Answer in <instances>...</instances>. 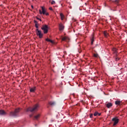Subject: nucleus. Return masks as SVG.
<instances>
[{
	"instance_id": "nucleus-25",
	"label": "nucleus",
	"mask_w": 127,
	"mask_h": 127,
	"mask_svg": "<svg viewBox=\"0 0 127 127\" xmlns=\"http://www.w3.org/2000/svg\"><path fill=\"white\" fill-rule=\"evenodd\" d=\"M90 118L91 119H92V118H93V114H92L90 115Z\"/></svg>"
},
{
	"instance_id": "nucleus-8",
	"label": "nucleus",
	"mask_w": 127,
	"mask_h": 127,
	"mask_svg": "<svg viewBox=\"0 0 127 127\" xmlns=\"http://www.w3.org/2000/svg\"><path fill=\"white\" fill-rule=\"evenodd\" d=\"M59 30L60 31H63V30H64V25L62 23H60L59 24Z\"/></svg>"
},
{
	"instance_id": "nucleus-12",
	"label": "nucleus",
	"mask_w": 127,
	"mask_h": 127,
	"mask_svg": "<svg viewBox=\"0 0 127 127\" xmlns=\"http://www.w3.org/2000/svg\"><path fill=\"white\" fill-rule=\"evenodd\" d=\"M94 116L95 117H97V116H101V113H99L98 112H95L94 114Z\"/></svg>"
},
{
	"instance_id": "nucleus-26",
	"label": "nucleus",
	"mask_w": 127,
	"mask_h": 127,
	"mask_svg": "<svg viewBox=\"0 0 127 127\" xmlns=\"http://www.w3.org/2000/svg\"><path fill=\"white\" fill-rule=\"evenodd\" d=\"M49 9H50V10H53V9H52V7H50Z\"/></svg>"
},
{
	"instance_id": "nucleus-24",
	"label": "nucleus",
	"mask_w": 127,
	"mask_h": 127,
	"mask_svg": "<svg viewBox=\"0 0 127 127\" xmlns=\"http://www.w3.org/2000/svg\"><path fill=\"white\" fill-rule=\"evenodd\" d=\"M119 60H120V58H116V61H119Z\"/></svg>"
},
{
	"instance_id": "nucleus-6",
	"label": "nucleus",
	"mask_w": 127,
	"mask_h": 127,
	"mask_svg": "<svg viewBox=\"0 0 127 127\" xmlns=\"http://www.w3.org/2000/svg\"><path fill=\"white\" fill-rule=\"evenodd\" d=\"M41 8L42 11H41V10H39V12L40 14H45V13L46 12V10L45 9V8H44V7L43 6H42Z\"/></svg>"
},
{
	"instance_id": "nucleus-30",
	"label": "nucleus",
	"mask_w": 127,
	"mask_h": 127,
	"mask_svg": "<svg viewBox=\"0 0 127 127\" xmlns=\"http://www.w3.org/2000/svg\"><path fill=\"white\" fill-rule=\"evenodd\" d=\"M39 19V20H40V21H41V19Z\"/></svg>"
},
{
	"instance_id": "nucleus-14",
	"label": "nucleus",
	"mask_w": 127,
	"mask_h": 127,
	"mask_svg": "<svg viewBox=\"0 0 127 127\" xmlns=\"http://www.w3.org/2000/svg\"><path fill=\"white\" fill-rule=\"evenodd\" d=\"M60 16H61V20H63V19H64V14H63V13H61Z\"/></svg>"
},
{
	"instance_id": "nucleus-16",
	"label": "nucleus",
	"mask_w": 127,
	"mask_h": 127,
	"mask_svg": "<svg viewBox=\"0 0 127 127\" xmlns=\"http://www.w3.org/2000/svg\"><path fill=\"white\" fill-rule=\"evenodd\" d=\"M112 51H113V52H114V53H117L118 52V50L116 48H113L112 49Z\"/></svg>"
},
{
	"instance_id": "nucleus-3",
	"label": "nucleus",
	"mask_w": 127,
	"mask_h": 127,
	"mask_svg": "<svg viewBox=\"0 0 127 127\" xmlns=\"http://www.w3.org/2000/svg\"><path fill=\"white\" fill-rule=\"evenodd\" d=\"M36 34L39 36V38H42L43 36V34L41 32V31L39 30L38 29H36Z\"/></svg>"
},
{
	"instance_id": "nucleus-21",
	"label": "nucleus",
	"mask_w": 127,
	"mask_h": 127,
	"mask_svg": "<svg viewBox=\"0 0 127 127\" xmlns=\"http://www.w3.org/2000/svg\"><path fill=\"white\" fill-rule=\"evenodd\" d=\"M50 105H51V106H53V105H55V102H51L49 103Z\"/></svg>"
},
{
	"instance_id": "nucleus-1",
	"label": "nucleus",
	"mask_w": 127,
	"mask_h": 127,
	"mask_svg": "<svg viewBox=\"0 0 127 127\" xmlns=\"http://www.w3.org/2000/svg\"><path fill=\"white\" fill-rule=\"evenodd\" d=\"M38 108H39V106L38 105H36L33 108H29L26 110V112H35V111H37L38 110Z\"/></svg>"
},
{
	"instance_id": "nucleus-15",
	"label": "nucleus",
	"mask_w": 127,
	"mask_h": 127,
	"mask_svg": "<svg viewBox=\"0 0 127 127\" xmlns=\"http://www.w3.org/2000/svg\"><path fill=\"white\" fill-rule=\"evenodd\" d=\"M0 115H5V112H4L3 110H0Z\"/></svg>"
},
{
	"instance_id": "nucleus-9",
	"label": "nucleus",
	"mask_w": 127,
	"mask_h": 127,
	"mask_svg": "<svg viewBox=\"0 0 127 127\" xmlns=\"http://www.w3.org/2000/svg\"><path fill=\"white\" fill-rule=\"evenodd\" d=\"M40 114H37L36 116H35L34 117V119L35 120H38V119H39L40 118Z\"/></svg>"
},
{
	"instance_id": "nucleus-29",
	"label": "nucleus",
	"mask_w": 127,
	"mask_h": 127,
	"mask_svg": "<svg viewBox=\"0 0 127 127\" xmlns=\"http://www.w3.org/2000/svg\"><path fill=\"white\" fill-rule=\"evenodd\" d=\"M39 19V20H40V21H41V19Z\"/></svg>"
},
{
	"instance_id": "nucleus-10",
	"label": "nucleus",
	"mask_w": 127,
	"mask_h": 127,
	"mask_svg": "<svg viewBox=\"0 0 127 127\" xmlns=\"http://www.w3.org/2000/svg\"><path fill=\"white\" fill-rule=\"evenodd\" d=\"M113 106V104H112L111 103H108L106 104V107L110 109V108H111V107H112Z\"/></svg>"
},
{
	"instance_id": "nucleus-7",
	"label": "nucleus",
	"mask_w": 127,
	"mask_h": 127,
	"mask_svg": "<svg viewBox=\"0 0 127 127\" xmlns=\"http://www.w3.org/2000/svg\"><path fill=\"white\" fill-rule=\"evenodd\" d=\"M62 41H66V42H69L70 39L68 37H64L62 39Z\"/></svg>"
},
{
	"instance_id": "nucleus-5",
	"label": "nucleus",
	"mask_w": 127,
	"mask_h": 127,
	"mask_svg": "<svg viewBox=\"0 0 127 127\" xmlns=\"http://www.w3.org/2000/svg\"><path fill=\"white\" fill-rule=\"evenodd\" d=\"M112 121L114 122L113 126H117L119 123V119L118 118H113Z\"/></svg>"
},
{
	"instance_id": "nucleus-20",
	"label": "nucleus",
	"mask_w": 127,
	"mask_h": 127,
	"mask_svg": "<svg viewBox=\"0 0 127 127\" xmlns=\"http://www.w3.org/2000/svg\"><path fill=\"white\" fill-rule=\"evenodd\" d=\"M35 26L37 28V29H38V23H37V22L35 21Z\"/></svg>"
},
{
	"instance_id": "nucleus-2",
	"label": "nucleus",
	"mask_w": 127,
	"mask_h": 127,
	"mask_svg": "<svg viewBox=\"0 0 127 127\" xmlns=\"http://www.w3.org/2000/svg\"><path fill=\"white\" fill-rule=\"evenodd\" d=\"M41 29L43 30L44 33L46 34V33H48V26L47 25H43L41 28Z\"/></svg>"
},
{
	"instance_id": "nucleus-18",
	"label": "nucleus",
	"mask_w": 127,
	"mask_h": 127,
	"mask_svg": "<svg viewBox=\"0 0 127 127\" xmlns=\"http://www.w3.org/2000/svg\"><path fill=\"white\" fill-rule=\"evenodd\" d=\"M116 105H117L118 106L120 105L121 104V101H116L115 102Z\"/></svg>"
},
{
	"instance_id": "nucleus-31",
	"label": "nucleus",
	"mask_w": 127,
	"mask_h": 127,
	"mask_svg": "<svg viewBox=\"0 0 127 127\" xmlns=\"http://www.w3.org/2000/svg\"><path fill=\"white\" fill-rule=\"evenodd\" d=\"M32 8H33V6L32 5Z\"/></svg>"
},
{
	"instance_id": "nucleus-4",
	"label": "nucleus",
	"mask_w": 127,
	"mask_h": 127,
	"mask_svg": "<svg viewBox=\"0 0 127 127\" xmlns=\"http://www.w3.org/2000/svg\"><path fill=\"white\" fill-rule=\"evenodd\" d=\"M19 108L15 109L14 112L10 113V116H12V117H15V116H16V114H17V113H19Z\"/></svg>"
},
{
	"instance_id": "nucleus-28",
	"label": "nucleus",
	"mask_w": 127,
	"mask_h": 127,
	"mask_svg": "<svg viewBox=\"0 0 127 127\" xmlns=\"http://www.w3.org/2000/svg\"><path fill=\"white\" fill-rule=\"evenodd\" d=\"M39 19V20H40V21H41V19Z\"/></svg>"
},
{
	"instance_id": "nucleus-19",
	"label": "nucleus",
	"mask_w": 127,
	"mask_h": 127,
	"mask_svg": "<svg viewBox=\"0 0 127 127\" xmlns=\"http://www.w3.org/2000/svg\"><path fill=\"white\" fill-rule=\"evenodd\" d=\"M93 42H94V35H92L91 38V45H93Z\"/></svg>"
},
{
	"instance_id": "nucleus-22",
	"label": "nucleus",
	"mask_w": 127,
	"mask_h": 127,
	"mask_svg": "<svg viewBox=\"0 0 127 127\" xmlns=\"http://www.w3.org/2000/svg\"><path fill=\"white\" fill-rule=\"evenodd\" d=\"M51 4H55V1L53 0V1L51 2Z\"/></svg>"
},
{
	"instance_id": "nucleus-17",
	"label": "nucleus",
	"mask_w": 127,
	"mask_h": 127,
	"mask_svg": "<svg viewBox=\"0 0 127 127\" xmlns=\"http://www.w3.org/2000/svg\"><path fill=\"white\" fill-rule=\"evenodd\" d=\"M30 91L32 93L34 92V91H35V87H33V88H31Z\"/></svg>"
},
{
	"instance_id": "nucleus-27",
	"label": "nucleus",
	"mask_w": 127,
	"mask_h": 127,
	"mask_svg": "<svg viewBox=\"0 0 127 127\" xmlns=\"http://www.w3.org/2000/svg\"><path fill=\"white\" fill-rule=\"evenodd\" d=\"M45 14L46 15H49V13L48 12H46Z\"/></svg>"
},
{
	"instance_id": "nucleus-11",
	"label": "nucleus",
	"mask_w": 127,
	"mask_h": 127,
	"mask_svg": "<svg viewBox=\"0 0 127 127\" xmlns=\"http://www.w3.org/2000/svg\"><path fill=\"white\" fill-rule=\"evenodd\" d=\"M103 34L105 37H108V36H109V33L106 31L103 32Z\"/></svg>"
},
{
	"instance_id": "nucleus-13",
	"label": "nucleus",
	"mask_w": 127,
	"mask_h": 127,
	"mask_svg": "<svg viewBox=\"0 0 127 127\" xmlns=\"http://www.w3.org/2000/svg\"><path fill=\"white\" fill-rule=\"evenodd\" d=\"M46 41H48V42H51V43H52V44H53V43H54V42L50 39H49V38H47L46 39Z\"/></svg>"
},
{
	"instance_id": "nucleus-23",
	"label": "nucleus",
	"mask_w": 127,
	"mask_h": 127,
	"mask_svg": "<svg viewBox=\"0 0 127 127\" xmlns=\"http://www.w3.org/2000/svg\"><path fill=\"white\" fill-rule=\"evenodd\" d=\"M94 57H98V54H95L94 55Z\"/></svg>"
}]
</instances>
